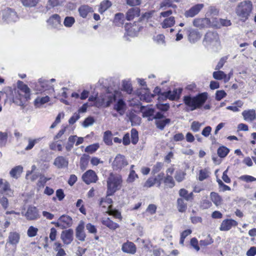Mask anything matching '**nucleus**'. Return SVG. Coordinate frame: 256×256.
<instances>
[{
  "mask_svg": "<svg viewBox=\"0 0 256 256\" xmlns=\"http://www.w3.org/2000/svg\"><path fill=\"white\" fill-rule=\"evenodd\" d=\"M208 96L207 92L200 93L192 97L186 96L184 97V102L186 106L190 108V110L192 111L202 106L208 98Z\"/></svg>",
  "mask_w": 256,
  "mask_h": 256,
  "instance_id": "1",
  "label": "nucleus"
},
{
  "mask_svg": "<svg viewBox=\"0 0 256 256\" xmlns=\"http://www.w3.org/2000/svg\"><path fill=\"white\" fill-rule=\"evenodd\" d=\"M253 8L252 2L244 0L239 2L236 8V14L240 20L246 22L250 16Z\"/></svg>",
  "mask_w": 256,
  "mask_h": 256,
  "instance_id": "2",
  "label": "nucleus"
},
{
  "mask_svg": "<svg viewBox=\"0 0 256 256\" xmlns=\"http://www.w3.org/2000/svg\"><path fill=\"white\" fill-rule=\"evenodd\" d=\"M204 42L206 47L214 51H217L220 48L219 36L216 32L210 31L206 32Z\"/></svg>",
  "mask_w": 256,
  "mask_h": 256,
  "instance_id": "3",
  "label": "nucleus"
},
{
  "mask_svg": "<svg viewBox=\"0 0 256 256\" xmlns=\"http://www.w3.org/2000/svg\"><path fill=\"white\" fill-rule=\"evenodd\" d=\"M122 180L121 178L118 176H110L107 180V196H110L120 188Z\"/></svg>",
  "mask_w": 256,
  "mask_h": 256,
  "instance_id": "4",
  "label": "nucleus"
},
{
  "mask_svg": "<svg viewBox=\"0 0 256 256\" xmlns=\"http://www.w3.org/2000/svg\"><path fill=\"white\" fill-rule=\"evenodd\" d=\"M128 164V162L125 156L120 154H118L112 162V167L114 170L120 171Z\"/></svg>",
  "mask_w": 256,
  "mask_h": 256,
  "instance_id": "5",
  "label": "nucleus"
},
{
  "mask_svg": "<svg viewBox=\"0 0 256 256\" xmlns=\"http://www.w3.org/2000/svg\"><path fill=\"white\" fill-rule=\"evenodd\" d=\"M2 16L3 19L8 23L15 22L18 20L16 12L9 8L2 11Z\"/></svg>",
  "mask_w": 256,
  "mask_h": 256,
  "instance_id": "6",
  "label": "nucleus"
},
{
  "mask_svg": "<svg viewBox=\"0 0 256 256\" xmlns=\"http://www.w3.org/2000/svg\"><path fill=\"white\" fill-rule=\"evenodd\" d=\"M83 181L86 184L94 183L98 180V176L92 170H90L85 172L82 176Z\"/></svg>",
  "mask_w": 256,
  "mask_h": 256,
  "instance_id": "7",
  "label": "nucleus"
},
{
  "mask_svg": "<svg viewBox=\"0 0 256 256\" xmlns=\"http://www.w3.org/2000/svg\"><path fill=\"white\" fill-rule=\"evenodd\" d=\"M47 22L52 28L60 29L62 26L61 24L60 17L58 14H54L50 16Z\"/></svg>",
  "mask_w": 256,
  "mask_h": 256,
  "instance_id": "8",
  "label": "nucleus"
},
{
  "mask_svg": "<svg viewBox=\"0 0 256 256\" xmlns=\"http://www.w3.org/2000/svg\"><path fill=\"white\" fill-rule=\"evenodd\" d=\"M204 7L203 4H198L191 7L184 12V16L186 18H192L198 14Z\"/></svg>",
  "mask_w": 256,
  "mask_h": 256,
  "instance_id": "9",
  "label": "nucleus"
},
{
  "mask_svg": "<svg viewBox=\"0 0 256 256\" xmlns=\"http://www.w3.org/2000/svg\"><path fill=\"white\" fill-rule=\"evenodd\" d=\"M54 165L58 169L67 168L68 166V159L63 156H58L54 159Z\"/></svg>",
  "mask_w": 256,
  "mask_h": 256,
  "instance_id": "10",
  "label": "nucleus"
},
{
  "mask_svg": "<svg viewBox=\"0 0 256 256\" xmlns=\"http://www.w3.org/2000/svg\"><path fill=\"white\" fill-rule=\"evenodd\" d=\"M238 225V222L232 219H226L224 220L220 227V231H228L232 228V226H236Z\"/></svg>",
  "mask_w": 256,
  "mask_h": 256,
  "instance_id": "11",
  "label": "nucleus"
},
{
  "mask_svg": "<svg viewBox=\"0 0 256 256\" xmlns=\"http://www.w3.org/2000/svg\"><path fill=\"white\" fill-rule=\"evenodd\" d=\"M25 216L28 220H34L40 218L38 210L36 206H30L25 214Z\"/></svg>",
  "mask_w": 256,
  "mask_h": 256,
  "instance_id": "12",
  "label": "nucleus"
},
{
  "mask_svg": "<svg viewBox=\"0 0 256 256\" xmlns=\"http://www.w3.org/2000/svg\"><path fill=\"white\" fill-rule=\"evenodd\" d=\"M73 230L68 229L62 232L61 238L65 244H70L73 240Z\"/></svg>",
  "mask_w": 256,
  "mask_h": 256,
  "instance_id": "13",
  "label": "nucleus"
},
{
  "mask_svg": "<svg viewBox=\"0 0 256 256\" xmlns=\"http://www.w3.org/2000/svg\"><path fill=\"white\" fill-rule=\"evenodd\" d=\"M84 222H80L76 230V238L81 242H84L86 236L84 232Z\"/></svg>",
  "mask_w": 256,
  "mask_h": 256,
  "instance_id": "14",
  "label": "nucleus"
},
{
  "mask_svg": "<svg viewBox=\"0 0 256 256\" xmlns=\"http://www.w3.org/2000/svg\"><path fill=\"white\" fill-rule=\"evenodd\" d=\"M116 92L114 93L108 92L102 98V104H106V106H109L110 104L116 100Z\"/></svg>",
  "mask_w": 256,
  "mask_h": 256,
  "instance_id": "15",
  "label": "nucleus"
},
{
  "mask_svg": "<svg viewBox=\"0 0 256 256\" xmlns=\"http://www.w3.org/2000/svg\"><path fill=\"white\" fill-rule=\"evenodd\" d=\"M122 250L126 253L134 254L136 252V248L133 242L128 241L122 244Z\"/></svg>",
  "mask_w": 256,
  "mask_h": 256,
  "instance_id": "16",
  "label": "nucleus"
},
{
  "mask_svg": "<svg viewBox=\"0 0 256 256\" xmlns=\"http://www.w3.org/2000/svg\"><path fill=\"white\" fill-rule=\"evenodd\" d=\"M20 235L18 232H10L7 240V244L12 246H16L19 242Z\"/></svg>",
  "mask_w": 256,
  "mask_h": 256,
  "instance_id": "17",
  "label": "nucleus"
},
{
  "mask_svg": "<svg viewBox=\"0 0 256 256\" xmlns=\"http://www.w3.org/2000/svg\"><path fill=\"white\" fill-rule=\"evenodd\" d=\"M140 9L138 7L132 8L128 10L126 14V18L128 20H131L135 17L140 16Z\"/></svg>",
  "mask_w": 256,
  "mask_h": 256,
  "instance_id": "18",
  "label": "nucleus"
},
{
  "mask_svg": "<svg viewBox=\"0 0 256 256\" xmlns=\"http://www.w3.org/2000/svg\"><path fill=\"white\" fill-rule=\"evenodd\" d=\"M242 114L244 120L248 122H252L256 118V114L254 110H244Z\"/></svg>",
  "mask_w": 256,
  "mask_h": 256,
  "instance_id": "19",
  "label": "nucleus"
},
{
  "mask_svg": "<svg viewBox=\"0 0 256 256\" xmlns=\"http://www.w3.org/2000/svg\"><path fill=\"white\" fill-rule=\"evenodd\" d=\"M80 15L83 18H86L89 13L94 12L92 8L88 5H82L80 6L78 10Z\"/></svg>",
  "mask_w": 256,
  "mask_h": 256,
  "instance_id": "20",
  "label": "nucleus"
},
{
  "mask_svg": "<svg viewBox=\"0 0 256 256\" xmlns=\"http://www.w3.org/2000/svg\"><path fill=\"white\" fill-rule=\"evenodd\" d=\"M18 88L21 91L24 92L25 98L28 99L30 98V89L28 86L24 84L22 82L18 80L17 82Z\"/></svg>",
  "mask_w": 256,
  "mask_h": 256,
  "instance_id": "21",
  "label": "nucleus"
},
{
  "mask_svg": "<svg viewBox=\"0 0 256 256\" xmlns=\"http://www.w3.org/2000/svg\"><path fill=\"white\" fill-rule=\"evenodd\" d=\"M2 194H4L8 196H12L13 195V191L11 190L9 182L5 180L4 182L2 188L0 190Z\"/></svg>",
  "mask_w": 256,
  "mask_h": 256,
  "instance_id": "22",
  "label": "nucleus"
},
{
  "mask_svg": "<svg viewBox=\"0 0 256 256\" xmlns=\"http://www.w3.org/2000/svg\"><path fill=\"white\" fill-rule=\"evenodd\" d=\"M126 104L122 99L118 100L114 106V108L116 110L118 114L122 116L124 114L125 111Z\"/></svg>",
  "mask_w": 256,
  "mask_h": 256,
  "instance_id": "23",
  "label": "nucleus"
},
{
  "mask_svg": "<svg viewBox=\"0 0 256 256\" xmlns=\"http://www.w3.org/2000/svg\"><path fill=\"white\" fill-rule=\"evenodd\" d=\"M23 171V167L22 166H18L12 168L10 172V174L12 178L17 179L20 176Z\"/></svg>",
  "mask_w": 256,
  "mask_h": 256,
  "instance_id": "24",
  "label": "nucleus"
},
{
  "mask_svg": "<svg viewBox=\"0 0 256 256\" xmlns=\"http://www.w3.org/2000/svg\"><path fill=\"white\" fill-rule=\"evenodd\" d=\"M212 76L216 80H222L224 79L225 82H228L230 79V78H227L226 74L223 71L221 70L214 72Z\"/></svg>",
  "mask_w": 256,
  "mask_h": 256,
  "instance_id": "25",
  "label": "nucleus"
},
{
  "mask_svg": "<svg viewBox=\"0 0 256 256\" xmlns=\"http://www.w3.org/2000/svg\"><path fill=\"white\" fill-rule=\"evenodd\" d=\"M102 224L112 230H115L119 227V225L117 223L114 222L109 218L103 220H102Z\"/></svg>",
  "mask_w": 256,
  "mask_h": 256,
  "instance_id": "26",
  "label": "nucleus"
},
{
  "mask_svg": "<svg viewBox=\"0 0 256 256\" xmlns=\"http://www.w3.org/2000/svg\"><path fill=\"white\" fill-rule=\"evenodd\" d=\"M170 122V119L165 118L161 120H156L155 121V124L158 128L162 130H163L166 125L169 124Z\"/></svg>",
  "mask_w": 256,
  "mask_h": 256,
  "instance_id": "27",
  "label": "nucleus"
},
{
  "mask_svg": "<svg viewBox=\"0 0 256 256\" xmlns=\"http://www.w3.org/2000/svg\"><path fill=\"white\" fill-rule=\"evenodd\" d=\"M168 92H170V94H168L169 100H174L180 98V95L182 92V88H176L174 89L172 92L171 90H168Z\"/></svg>",
  "mask_w": 256,
  "mask_h": 256,
  "instance_id": "28",
  "label": "nucleus"
},
{
  "mask_svg": "<svg viewBox=\"0 0 256 256\" xmlns=\"http://www.w3.org/2000/svg\"><path fill=\"white\" fill-rule=\"evenodd\" d=\"M140 112L142 114L143 118L152 116L154 112V109L152 108H146L144 106H142L140 108Z\"/></svg>",
  "mask_w": 256,
  "mask_h": 256,
  "instance_id": "29",
  "label": "nucleus"
},
{
  "mask_svg": "<svg viewBox=\"0 0 256 256\" xmlns=\"http://www.w3.org/2000/svg\"><path fill=\"white\" fill-rule=\"evenodd\" d=\"M112 6V3L108 0H104L102 1L100 5L98 12L101 14H103Z\"/></svg>",
  "mask_w": 256,
  "mask_h": 256,
  "instance_id": "30",
  "label": "nucleus"
},
{
  "mask_svg": "<svg viewBox=\"0 0 256 256\" xmlns=\"http://www.w3.org/2000/svg\"><path fill=\"white\" fill-rule=\"evenodd\" d=\"M177 208L179 212H184L187 208V204L182 198H178L177 200Z\"/></svg>",
  "mask_w": 256,
  "mask_h": 256,
  "instance_id": "31",
  "label": "nucleus"
},
{
  "mask_svg": "<svg viewBox=\"0 0 256 256\" xmlns=\"http://www.w3.org/2000/svg\"><path fill=\"white\" fill-rule=\"evenodd\" d=\"M175 24V19L174 16H170L166 18L162 23V28H170L174 25Z\"/></svg>",
  "mask_w": 256,
  "mask_h": 256,
  "instance_id": "32",
  "label": "nucleus"
},
{
  "mask_svg": "<svg viewBox=\"0 0 256 256\" xmlns=\"http://www.w3.org/2000/svg\"><path fill=\"white\" fill-rule=\"evenodd\" d=\"M210 196L211 200L216 206H218L222 204V198L218 194L212 192Z\"/></svg>",
  "mask_w": 256,
  "mask_h": 256,
  "instance_id": "33",
  "label": "nucleus"
},
{
  "mask_svg": "<svg viewBox=\"0 0 256 256\" xmlns=\"http://www.w3.org/2000/svg\"><path fill=\"white\" fill-rule=\"evenodd\" d=\"M146 92L144 94H140V98L141 100H145L148 102L151 101L152 98L154 97V95L150 94V90L148 88L146 90Z\"/></svg>",
  "mask_w": 256,
  "mask_h": 256,
  "instance_id": "34",
  "label": "nucleus"
},
{
  "mask_svg": "<svg viewBox=\"0 0 256 256\" xmlns=\"http://www.w3.org/2000/svg\"><path fill=\"white\" fill-rule=\"evenodd\" d=\"M58 220L63 222L66 226H70L72 224V220L71 217L66 215H62L59 218Z\"/></svg>",
  "mask_w": 256,
  "mask_h": 256,
  "instance_id": "35",
  "label": "nucleus"
},
{
  "mask_svg": "<svg viewBox=\"0 0 256 256\" xmlns=\"http://www.w3.org/2000/svg\"><path fill=\"white\" fill-rule=\"evenodd\" d=\"M164 182L166 186L170 188L175 186V182L172 176L169 174H167L164 178Z\"/></svg>",
  "mask_w": 256,
  "mask_h": 256,
  "instance_id": "36",
  "label": "nucleus"
},
{
  "mask_svg": "<svg viewBox=\"0 0 256 256\" xmlns=\"http://www.w3.org/2000/svg\"><path fill=\"white\" fill-rule=\"evenodd\" d=\"M76 138V136H70L68 138V142L66 146V149L68 152L71 150L73 148L74 144Z\"/></svg>",
  "mask_w": 256,
  "mask_h": 256,
  "instance_id": "37",
  "label": "nucleus"
},
{
  "mask_svg": "<svg viewBox=\"0 0 256 256\" xmlns=\"http://www.w3.org/2000/svg\"><path fill=\"white\" fill-rule=\"evenodd\" d=\"M229 149L224 146H220L217 150L218 156L222 158H225L229 152Z\"/></svg>",
  "mask_w": 256,
  "mask_h": 256,
  "instance_id": "38",
  "label": "nucleus"
},
{
  "mask_svg": "<svg viewBox=\"0 0 256 256\" xmlns=\"http://www.w3.org/2000/svg\"><path fill=\"white\" fill-rule=\"evenodd\" d=\"M112 132L110 130H106L104 132V141L107 145L110 146L112 144Z\"/></svg>",
  "mask_w": 256,
  "mask_h": 256,
  "instance_id": "39",
  "label": "nucleus"
},
{
  "mask_svg": "<svg viewBox=\"0 0 256 256\" xmlns=\"http://www.w3.org/2000/svg\"><path fill=\"white\" fill-rule=\"evenodd\" d=\"M186 173L182 170L176 171L174 175V178L178 182H180L185 179Z\"/></svg>",
  "mask_w": 256,
  "mask_h": 256,
  "instance_id": "40",
  "label": "nucleus"
},
{
  "mask_svg": "<svg viewBox=\"0 0 256 256\" xmlns=\"http://www.w3.org/2000/svg\"><path fill=\"white\" fill-rule=\"evenodd\" d=\"M65 0H48L46 8L50 9L51 8L61 5Z\"/></svg>",
  "mask_w": 256,
  "mask_h": 256,
  "instance_id": "41",
  "label": "nucleus"
},
{
  "mask_svg": "<svg viewBox=\"0 0 256 256\" xmlns=\"http://www.w3.org/2000/svg\"><path fill=\"white\" fill-rule=\"evenodd\" d=\"M199 33L196 30H191L188 35V38L191 42H194L200 38Z\"/></svg>",
  "mask_w": 256,
  "mask_h": 256,
  "instance_id": "42",
  "label": "nucleus"
},
{
  "mask_svg": "<svg viewBox=\"0 0 256 256\" xmlns=\"http://www.w3.org/2000/svg\"><path fill=\"white\" fill-rule=\"evenodd\" d=\"M38 0H20L22 5L25 7L31 8L36 5Z\"/></svg>",
  "mask_w": 256,
  "mask_h": 256,
  "instance_id": "43",
  "label": "nucleus"
},
{
  "mask_svg": "<svg viewBox=\"0 0 256 256\" xmlns=\"http://www.w3.org/2000/svg\"><path fill=\"white\" fill-rule=\"evenodd\" d=\"M206 21H208L206 18H196L193 21V24L194 26L202 28L204 26V22Z\"/></svg>",
  "mask_w": 256,
  "mask_h": 256,
  "instance_id": "44",
  "label": "nucleus"
},
{
  "mask_svg": "<svg viewBox=\"0 0 256 256\" xmlns=\"http://www.w3.org/2000/svg\"><path fill=\"white\" fill-rule=\"evenodd\" d=\"M75 22V19L72 16H66L64 20V24L67 28L72 26Z\"/></svg>",
  "mask_w": 256,
  "mask_h": 256,
  "instance_id": "45",
  "label": "nucleus"
},
{
  "mask_svg": "<svg viewBox=\"0 0 256 256\" xmlns=\"http://www.w3.org/2000/svg\"><path fill=\"white\" fill-rule=\"evenodd\" d=\"M122 90L126 92L128 94H130L132 93V88L130 83L126 80L123 81L122 82Z\"/></svg>",
  "mask_w": 256,
  "mask_h": 256,
  "instance_id": "46",
  "label": "nucleus"
},
{
  "mask_svg": "<svg viewBox=\"0 0 256 256\" xmlns=\"http://www.w3.org/2000/svg\"><path fill=\"white\" fill-rule=\"evenodd\" d=\"M131 139L132 142L134 144H137L138 140V132L135 128H132L131 130Z\"/></svg>",
  "mask_w": 256,
  "mask_h": 256,
  "instance_id": "47",
  "label": "nucleus"
},
{
  "mask_svg": "<svg viewBox=\"0 0 256 256\" xmlns=\"http://www.w3.org/2000/svg\"><path fill=\"white\" fill-rule=\"evenodd\" d=\"M99 148L98 144H94L86 146L84 151L88 153H93L96 152Z\"/></svg>",
  "mask_w": 256,
  "mask_h": 256,
  "instance_id": "48",
  "label": "nucleus"
},
{
  "mask_svg": "<svg viewBox=\"0 0 256 256\" xmlns=\"http://www.w3.org/2000/svg\"><path fill=\"white\" fill-rule=\"evenodd\" d=\"M157 180V178L150 177L148 178L144 184V186L146 188H150L154 186Z\"/></svg>",
  "mask_w": 256,
  "mask_h": 256,
  "instance_id": "49",
  "label": "nucleus"
},
{
  "mask_svg": "<svg viewBox=\"0 0 256 256\" xmlns=\"http://www.w3.org/2000/svg\"><path fill=\"white\" fill-rule=\"evenodd\" d=\"M40 139H32L31 138H28V145L26 147V150H29L32 149L34 146L35 144L38 142Z\"/></svg>",
  "mask_w": 256,
  "mask_h": 256,
  "instance_id": "50",
  "label": "nucleus"
},
{
  "mask_svg": "<svg viewBox=\"0 0 256 256\" xmlns=\"http://www.w3.org/2000/svg\"><path fill=\"white\" fill-rule=\"evenodd\" d=\"M8 140V134L6 132H0V147L6 145Z\"/></svg>",
  "mask_w": 256,
  "mask_h": 256,
  "instance_id": "51",
  "label": "nucleus"
},
{
  "mask_svg": "<svg viewBox=\"0 0 256 256\" xmlns=\"http://www.w3.org/2000/svg\"><path fill=\"white\" fill-rule=\"evenodd\" d=\"M202 126V124L199 122L197 121H194L190 126L191 130L194 132H198L200 130V126Z\"/></svg>",
  "mask_w": 256,
  "mask_h": 256,
  "instance_id": "52",
  "label": "nucleus"
},
{
  "mask_svg": "<svg viewBox=\"0 0 256 256\" xmlns=\"http://www.w3.org/2000/svg\"><path fill=\"white\" fill-rule=\"evenodd\" d=\"M38 232V229L33 226H30L28 230L27 234L28 237L32 238L36 236Z\"/></svg>",
  "mask_w": 256,
  "mask_h": 256,
  "instance_id": "53",
  "label": "nucleus"
},
{
  "mask_svg": "<svg viewBox=\"0 0 256 256\" xmlns=\"http://www.w3.org/2000/svg\"><path fill=\"white\" fill-rule=\"evenodd\" d=\"M50 101V98L48 96H46L42 98H38L34 100V104L36 105L38 104H44Z\"/></svg>",
  "mask_w": 256,
  "mask_h": 256,
  "instance_id": "54",
  "label": "nucleus"
},
{
  "mask_svg": "<svg viewBox=\"0 0 256 256\" xmlns=\"http://www.w3.org/2000/svg\"><path fill=\"white\" fill-rule=\"evenodd\" d=\"M226 93L224 90H217L216 92V97L215 98L216 100L220 101L222 98L226 97Z\"/></svg>",
  "mask_w": 256,
  "mask_h": 256,
  "instance_id": "55",
  "label": "nucleus"
},
{
  "mask_svg": "<svg viewBox=\"0 0 256 256\" xmlns=\"http://www.w3.org/2000/svg\"><path fill=\"white\" fill-rule=\"evenodd\" d=\"M94 122V120L93 118L89 116L86 118L83 122L82 126L84 128H88L93 124Z\"/></svg>",
  "mask_w": 256,
  "mask_h": 256,
  "instance_id": "56",
  "label": "nucleus"
},
{
  "mask_svg": "<svg viewBox=\"0 0 256 256\" xmlns=\"http://www.w3.org/2000/svg\"><path fill=\"white\" fill-rule=\"evenodd\" d=\"M208 176V170L206 169L201 170L200 171L198 180L202 181Z\"/></svg>",
  "mask_w": 256,
  "mask_h": 256,
  "instance_id": "57",
  "label": "nucleus"
},
{
  "mask_svg": "<svg viewBox=\"0 0 256 256\" xmlns=\"http://www.w3.org/2000/svg\"><path fill=\"white\" fill-rule=\"evenodd\" d=\"M165 37L163 34H158L154 38V41L159 44H165Z\"/></svg>",
  "mask_w": 256,
  "mask_h": 256,
  "instance_id": "58",
  "label": "nucleus"
},
{
  "mask_svg": "<svg viewBox=\"0 0 256 256\" xmlns=\"http://www.w3.org/2000/svg\"><path fill=\"white\" fill-rule=\"evenodd\" d=\"M163 166V164L161 162H157L152 168V174H154L158 172Z\"/></svg>",
  "mask_w": 256,
  "mask_h": 256,
  "instance_id": "59",
  "label": "nucleus"
},
{
  "mask_svg": "<svg viewBox=\"0 0 256 256\" xmlns=\"http://www.w3.org/2000/svg\"><path fill=\"white\" fill-rule=\"evenodd\" d=\"M156 108L161 111L166 112L170 108V104H158L156 105Z\"/></svg>",
  "mask_w": 256,
  "mask_h": 256,
  "instance_id": "60",
  "label": "nucleus"
},
{
  "mask_svg": "<svg viewBox=\"0 0 256 256\" xmlns=\"http://www.w3.org/2000/svg\"><path fill=\"white\" fill-rule=\"evenodd\" d=\"M240 179L247 182L256 181V178L249 175L242 176Z\"/></svg>",
  "mask_w": 256,
  "mask_h": 256,
  "instance_id": "61",
  "label": "nucleus"
},
{
  "mask_svg": "<svg viewBox=\"0 0 256 256\" xmlns=\"http://www.w3.org/2000/svg\"><path fill=\"white\" fill-rule=\"evenodd\" d=\"M164 7H172V8H176V4H173L172 2L170 0H164L160 4V8Z\"/></svg>",
  "mask_w": 256,
  "mask_h": 256,
  "instance_id": "62",
  "label": "nucleus"
},
{
  "mask_svg": "<svg viewBox=\"0 0 256 256\" xmlns=\"http://www.w3.org/2000/svg\"><path fill=\"white\" fill-rule=\"evenodd\" d=\"M136 178H138V174L136 173L135 171L131 170L128 177V181L130 182H133Z\"/></svg>",
  "mask_w": 256,
  "mask_h": 256,
  "instance_id": "63",
  "label": "nucleus"
},
{
  "mask_svg": "<svg viewBox=\"0 0 256 256\" xmlns=\"http://www.w3.org/2000/svg\"><path fill=\"white\" fill-rule=\"evenodd\" d=\"M86 228L90 233L96 234L97 232V230L96 226L94 225L91 224L90 223L86 224Z\"/></svg>",
  "mask_w": 256,
  "mask_h": 256,
  "instance_id": "64",
  "label": "nucleus"
}]
</instances>
